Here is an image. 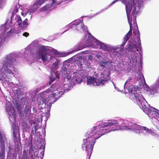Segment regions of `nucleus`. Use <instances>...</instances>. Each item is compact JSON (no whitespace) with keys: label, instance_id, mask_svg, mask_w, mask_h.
I'll return each instance as SVG.
<instances>
[{"label":"nucleus","instance_id":"1","mask_svg":"<svg viewBox=\"0 0 159 159\" xmlns=\"http://www.w3.org/2000/svg\"><path fill=\"white\" fill-rule=\"evenodd\" d=\"M134 1H133V5L132 4V2L125 5L126 12L128 22L130 25V30L125 36L124 40L121 45L120 50L123 49V46L129 39L132 33V28L133 26L135 29L133 30V38L132 40L134 43H130L128 45V50L132 52V54L129 57L130 66H135L137 63V57H139V60L142 59V48L141 46L140 35L138 30L136 16H134L137 12V10L139 9V7H136L137 4H134Z\"/></svg>","mask_w":159,"mask_h":159},{"label":"nucleus","instance_id":"2","mask_svg":"<svg viewBox=\"0 0 159 159\" xmlns=\"http://www.w3.org/2000/svg\"><path fill=\"white\" fill-rule=\"evenodd\" d=\"M132 122L123 119L111 120L93 127L85 134L82 148L93 149L95 140L110 132L123 129H129Z\"/></svg>","mask_w":159,"mask_h":159},{"label":"nucleus","instance_id":"3","mask_svg":"<svg viewBox=\"0 0 159 159\" xmlns=\"http://www.w3.org/2000/svg\"><path fill=\"white\" fill-rule=\"evenodd\" d=\"M87 47L99 48L104 51L108 52V44L101 42L94 37L90 33H88L86 34L81 44L76 46L73 50L70 51L68 53L59 52L51 47L39 46L38 47L36 56L38 59H41L44 62H48L55 57L52 56V54H54L56 56L60 57H65Z\"/></svg>","mask_w":159,"mask_h":159},{"label":"nucleus","instance_id":"4","mask_svg":"<svg viewBox=\"0 0 159 159\" xmlns=\"http://www.w3.org/2000/svg\"><path fill=\"white\" fill-rule=\"evenodd\" d=\"M65 88L56 84L52 85L45 91L39 93L38 96L39 99L38 102L39 108L48 107V111H49L52 104L64 93L63 90Z\"/></svg>","mask_w":159,"mask_h":159},{"label":"nucleus","instance_id":"5","mask_svg":"<svg viewBox=\"0 0 159 159\" xmlns=\"http://www.w3.org/2000/svg\"><path fill=\"white\" fill-rule=\"evenodd\" d=\"M131 96L136 100L140 107L150 118H154L159 121V110L152 107H148V103L141 94L140 90L137 86L131 85L126 88Z\"/></svg>","mask_w":159,"mask_h":159},{"label":"nucleus","instance_id":"6","mask_svg":"<svg viewBox=\"0 0 159 159\" xmlns=\"http://www.w3.org/2000/svg\"><path fill=\"white\" fill-rule=\"evenodd\" d=\"M11 25H9V21H7L5 25H2L1 27L0 44L3 43L5 41L6 37L10 36L13 33L18 34L19 32L18 30H15V29L13 28V25L16 24L21 27L23 25V28H25L28 25L27 18L23 21L22 24V20L20 17L16 15L12 14L11 17Z\"/></svg>","mask_w":159,"mask_h":159},{"label":"nucleus","instance_id":"7","mask_svg":"<svg viewBox=\"0 0 159 159\" xmlns=\"http://www.w3.org/2000/svg\"><path fill=\"white\" fill-rule=\"evenodd\" d=\"M18 56L19 53L14 52L7 55L1 60L0 63V71L2 73L4 78L7 77V74H11L14 76V72L15 71L12 64Z\"/></svg>","mask_w":159,"mask_h":159},{"label":"nucleus","instance_id":"8","mask_svg":"<svg viewBox=\"0 0 159 159\" xmlns=\"http://www.w3.org/2000/svg\"><path fill=\"white\" fill-rule=\"evenodd\" d=\"M46 0H38L33 4L30 5L29 8H26L25 5H23L21 9L22 10L21 15L23 16H27L30 19L32 18V15ZM52 3L46 5L44 7V10H50L53 9L55 7L58 5L61 2L57 1L58 0H50Z\"/></svg>","mask_w":159,"mask_h":159},{"label":"nucleus","instance_id":"9","mask_svg":"<svg viewBox=\"0 0 159 159\" xmlns=\"http://www.w3.org/2000/svg\"><path fill=\"white\" fill-rule=\"evenodd\" d=\"M61 73L64 77L65 81L67 82V84H64L65 86L68 85V84H70L71 86H73L81 82L82 79L79 74L75 72L72 74L71 72L68 70L65 67H63Z\"/></svg>","mask_w":159,"mask_h":159},{"label":"nucleus","instance_id":"10","mask_svg":"<svg viewBox=\"0 0 159 159\" xmlns=\"http://www.w3.org/2000/svg\"><path fill=\"white\" fill-rule=\"evenodd\" d=\"M138 81L139 83V85H142L144 89L149 91L151 94H154L157 92L158 89H159V76L157 78L155 84L152 85L150 87L146 84L145 80L142 73H140L138 75Z\"/></svg>","mask_w":159,"mask_h":159},{"label":"nucleus","instance_id":"11","mask_svg":"<svg viewBox=\"0 0 159 159\" xmlns=\"http://www.w3.org/2000/svg\"><path fill=\"white\" fill-rule=\"evenodd\" d=\"M110 75V74L108 71L105 75L103 74L104 76L103 79H100L95 78L92 76L87 77V84L88 85L98 86L103 85L106 82H107L108 77Z\"/></svg>","mask_w":159,"mask_h":159},{"label":"nucleus","instance_id":"12","mask_svg":"<svg viewBox=\"0 0 159 159\" xmlns=\"http://www.w3.org/2000/svg\"><path fill=\"white\" fill-rule=\"evenodd\" d=\"M81 23V20H77L74 22L72 24L67 25L66 28H72L73 29H76L77 30H78L80 32L83 31L84 32L86 31L88 32V29L86 26H84V24L82 23L80 25V24Z\"/></svg>","mask_w":159,"mask_h":159},{"label":"nucleus","instance_id":"13","mask_svg":"<svg viewBox=\"0 0 159 159\" xmlns=\"http://www.w3.org/2000/svg\"><path fill=\"white\" fill-rule=\"evenodd\" d=\"M0 145L1 147V149H3L4 148H6L8 149H11V148L10 147L9 144H8L7 139L6 138H2V134L0 131Z\"/></svg>","mask_w":159,"mask_h":159},{"label":"nucleus","instance_id":"14","mask_svg":"<svg viewBox=\"0 0 159 159\" xmlns=\"http://www.w3.org/2000/svg\"><path fill=\"white\" fill-rule=\"evenodd\" d=\"M76 64V66H77L78 67L80 68H89L91 67L90 63L89 62L88 60L85 59L83 60L82 63V62L77 61Z\"/></svg>","mask_w":159,"mask_h":159},{"label":"nucleus","instance_id":"15","mask_svg":"<svg viewBox=\"0 0 159 159\" xmlns=\"http://www.w3.org/2000/svg\"><path fill=\"white\" fill-rule=\"evenodd\" d=\"M6 109L11 118H13L15 121L16 120V112L14 107L12 106H11L10 107H6Z\"/></svg>","mask_w":159,"mask_h":159},{"label":"nucleus","instance_id":"16","mask_svg":"<svg viewBox=\"0 0 159 159\" xmlns=\"http://www.w3.org/2000/svg\"><path fill=\"white\" fill-rule=\"evenodd\" d=\"M130 126V128H129V129L132 130L136 133L139 134L140 133H141V130L142 126L132 122L131 125Z\"/></svg>","mask_w":159,"mask_h":159},{"label":"nucleus","instance_id":"17","mask_svg":"<svg viewBox=\"0 0 159 159\" xmlns=\"http://www.w3.org/2000/svg\"><path fill=\"white\" fill-rule=\"evenodd\" d=\"M12 128L13 131V136L14 137H16L17 134L19 133V126L13 123L12 124Z\"/></svg>","mask_w":159,"mask_h":159},{"label":"nucleus","instance_id":"18","mask_svg":"<svg viewBox=\"0 0 159 159\" xmlns=\"http://www.w3.org/2000/svg\"><path fill=\"white\" fill-rule=\"evenodd\" d=\"M53 60L55 61V62L50 68L52 71H54L58 68L60 61L55 57L54 58Z\"/></svg>","mask_w":159,"mask_h":159},{"label":"nucleus","instance_id":"19","mask_svg":"<svg viewBox=\"0 0 159 159\" xmlns=\"http://www.w3.org/2000/svg\"><path fill=\"white\" fill-rule=\"evenodd\" d=\"M21 126L22 127V129L26 132H28L30 128V125L27 124V123L25 121L22 122Z\"/></svg>","mask_w":159,"mask_h":159},{"label":"nucleus","instance_id":"20","mask_svg":"<svg viewBox=\"0 0 159 159\" xmlns=\"http://www.w3.org/2000/svg\"><path fill=\"white\" fill-rule=\"evenodd\" d=\"M58 72L56 73H51V75L50 78V81L49 82V84H50L51 83L54 81L57 78L59 77Z\"/></svg>","mask_w":159,"mask_h":159},{"label":"nucleus","instance_id":"21","mask_svg":"<svg viewBox=\"0 0 159 159\" xmlns=\"http://www.w3.org/2000/svg\"><path fill=\"white\" fill-rule=\"evenodd\" d=\"M99 64L102 66L107 67L108 65L109 64V63L107 61H101L99 62Z\"/></svg>","mask_w":159,"mask_h":159},{"label":"nucleus","instance_id":"22","mask_svg":"<svg viewBox=\"0 0 159 159\" xmlns=\"http://www.w3.org/2000/svg\"><path fill=\"white\" fill-rule=\"evenodd\" d=\"M151 129H149L144 126H142L141 129V132H143L149 134L150 132Z\"/></svg>","mask_w":159,"mask_h":159},{"label":"nucleus","instance_id":"23","mask_svg":"<svg viewBox=\"0 0 159 159\" xmlns=\"http://www.w3.org/2000/svg\"><path fill=\"white\" fill-rule=\"evenodd\" d=\"M30 108L27 107H25L24 114H25L26 116H29L30 114Z\"/></svg>","mask_w":159,"mask_h":159},{"label":"nucleus","instance_id":"24","mask_svg":"<svg viewBox=\"0 0 159 159\" xmlns=\"http://www.w3.org/2000/svg\"><path fill=\"white\" fill-rule=\"evenodd\" d=\"M20 147L21 143L19 141L15 142V149H20Z\"/></svg>","mask_w":159,"mask_h":159},{"label":"nucleus","instance_id":"25","mask_svg":"<svg viewBox=\"0 0 159 159\" xmlns=\"http://www.w3.org/2000/svg\"><path fill=\"white\" fill-rule=\"evenodd\" d=\"M5 150H1L0 151V158L1 159H5Z\"/></svg>","mask_w":159,"mask_h":159},{"label":"nucleus","instance_id":"26","mask_svg":"<svg viewBox=\"0 0 159 159\" xmlns=\"http://www.w3.org/2000/svg\"><path fill=\"white\" fill-rule=\"evenodd\" d=\"M133 79L131 78V77H129L128 79L126 81V82L125 84V85H124V88H125V85L127 84H129L130 83V82L132 81H133Z\"/></svg>","mask_w":159,"mask_h":159},{"label":"nucleus","instance_id":"27","mask_svg":"<svg viewBox=\"0 0 159 159\" xmlns=\"http://www.w3.org/2000/svg\"><path fill=\"white\" fill-rule=\"evenodd\" d=\"M34 150H29V154L30 157H32L33 155H34L35 153L34 151Z\"/></svg>","mask_w":159,"mask_h":159},{"label":"nucleus","instance_id":"28","mask_svg":"<svg viewBox=\"0 0 159 159\" xmlns=\"http://www.w3.org/2000/svg\"><path fill=\"white\" fill-rule=\"evenodd\" d=\"M108 62L109 63V64L108 65V66H107V68L110 69L112 68L113 67V65L112 64V61H110Z\"/></svg>","mask_w":159,"mask_h":159},{"label":"nucleus","instance_id":"29","mask_svg":"<svg viewBox=\"0 0 159 159\" xmlns=\"http://www.w3.org/2000/svg\"><path fill=\"white\" fill-rule=\"evenodd\" d=\"M150 132L149 133V134H150L152 135H153L155 137H158V134L157 133H156L155 132L153 131L151 129Z\"/></svg>","mask_w":159,"mask_h":159},{"label":"nucleus","instance_id":"30","mask_svg":"<svg viewBox=\"0 0 159 159\" xmlns=\"http://www.w3.org/2000/svg\"><path fill=\"white\" fill-rule=\"evenodd\" d=\"M6 83L7 84V86L8 87H12L13 86V84L12 82L7 81Z\"/></svg>","mask_w":159,"mask_h":159},{"label":"nucleus","instance_id":"31","mask_svg":"<svg viewBox=\"0 0 159 159\" xmlns=\"http://www.w3.org/2000/svg\"><path fill=\"white\" fill-rule=\"evenodd\" d=\"M39 146H41L40 147H39V149H44L45 148V145L43 144H42L41 143H39Z\"/></svg>","mask_w":159,"mask_h":159},{"label":"nucleus","instance_id":"32","mask_svg":"<svg viewBox=\"0 0 159 159\" xmlns=\"http://www.w3.org/2000/svg\"><path fill=\"white\" fill-rule=\"evenodd\" d=\"M96 57L98 58V59H100L101 58L102 56H101V53H98L96 54Z\"/></svg>","mask_w":159,"mask_h":159},{"label":"nucleus","instance_id":"33","mask_svg":"<svg viewBox=\"0 0 159 159\" xmlns=\"http://www.w3.org/2000/svg\"><path fill=\"white\" fill-rule=\"evenodd\" d=\"M29 148V149H31L32 148V144L30 142L28 145V147L26 148Z\"/></svg>","mask_w":159,"mask_h":159},{"label":"nucleus","instance_id":"34","mask_svg":"<svg viewBox=\"0 0 159 159\" xmlns=\"http://www.w3.org/2000/svg\"><path fill=\"white\" fill-rule=\"evenodd\" d=\"M29 35V34L27 32H25L23 34V35L26 37H27Z\"/></svg>","mask_w":159,"mask_h":159},{"label":"nucleus","instance_id":"35","mask_svg":"<svg viewBox=\"0 0 159 159\" xmlns=\"http://www.w3.org/2000/svg\"><path fill=\"white\" fill-rule=\"evenodd\" d=\"M6 0H0V5L3 4L5 2Z\"/></svg>","mask_w":159,"mask_h":159},{"label":"nucleus","instance_id":"36","mask_svg":"<svg viewBox=\"0 0 159 159\" xmlns=\"http://www.w3.org/2000/svg\"><path fill=\"white\" fill-rule=\"evenodd\" d=\"M112 83L113 84V85L115 87V89L117 90V91H120V90H119V89L118 88H117V87H116L115 85L114 84L113 82H112Z\"/></svg>","mask_w":159,"mask_h":159},{"label":"nucleus","instance_id":"37","mask_svg":"<svg viewBox=\"0 0 159 159\" xmlns=\"http://www.w3.org/2000/svg\"><path fill=\"white\" fill-rule=\"evenodd\" d=\"M35 43V42H33V43H32V44H31L30 46L29 47H28V48H30V47H31L32 46L34 45V43ZM37 43H37V42H36V44H37Z\"/></svg>","mask_w":159,"mask_h":159},{"label":"nucleus","instance_id":"38","mask_svg":"<svg viewBox=\"0 0 159 159\" xmlns=\"http://www.w3.org/2000/svg\"><path fill=\"white\" fill-rule=\"evenodd\" d=\"M93 58V57L91 55H90L89 56V60L91 61L92 60Z\"/></svg>","mask_w":159,"mask_h":159},{"label":"nucleus","instance_id":"39","mask_svg":"<svg viewBox=\"0 0 159 159\" xmlns=\"http://www.w3.org/2000/svg\"><path fill=\"white\" fill-rule=\"evenodd\" d=\"M44 150H43V152H41V154H42V157H43V156H44Z\"/></svg>","mask_w":159,"mask_h":159},{"label":"nucleus","instance_id":"40","mask_svg":"<svg viewBox=\"0 0 159 159\" xmlns=\"http://www.w3.org/2000/svg\"><path fill=\"white\" fill-rule=\"evenodd\" d=\"M92 150H92V149H91V150H90V152L91 153V154L92 153Z\"/></svg>","mask_w":159,"mask_h":159},{"label":"nucleus","instance_id":"41","mask_svg":"<svg viewBox=\"0 0 159 159\" xmlns=\"http://www.w3.org/2000/svg\"><path fill=\"white\" fill-rule=\"evenodd\" d=\"M15 11H16V12H17L18 11V10L17 9H16L15 10Z\"/></svg>","mask_w":159,"mask_h":159},{"label":"nucleus","instance_id":"42","mask_svg":"<svg viewBox=\"0 0 159 159\" xmlns=\"http://www.w3.org/2000/svg\"><path fill=\"white\" fill-rule=\"evenodd\" d=\"M68 29H67L64 32H66V31L67 30H68Z\"/></svg>","mask_w":159,"mask_h":159},{"label":"nucleus","instance_id":"43","mask_svg":"<svg viewBox=\"0 0 159 159\" xmlns=\"http://www.w3.org/2000/svg\"><path fill=\"white\" fill-rule=\"evenodd\" d=\"M21 111H20L19 112V113L20 114H21Z\"/></svg>","mask_w":159,"mask_h":159},{"label":"nucleus","instance_id":"44","mask_svg":"<svg viewBox=\"0 0 159 159\" xmlns=\"http://www.w3.org/2000/svg\"><path fill=\"white\" fill-rule=\"evenodd\" d=\"M9 119L10 120H11V118L10 117H9Z\"/></svg>","mask_w":159,"mask_h":159},{"label":"nucleus","instance_id":"45","mask_svg":"<svg viewBox=\"0 0 159 159\" xmlns=\"http://www.w3.org/2000/svg\"><path fill=\"white\" fill-rule=\"evenodd\" d=\"M8 104H10V103L9 102H8Z\"/></svg>","mask_w":159,"mask_h":159},{"label":"nucleus","instance_id":"46","mask_svg":"<svg viewBox=\"0 0 159 159\" xmlns=\"http://www.w3.org/2000/svg\"><path fill=\"white\" fill-rule=\"evenodd\" d=\"M26 151V150H25L24 151V152H25Z\"/></svg>","mask_w":159,"mask_h":159}]
</instances>
